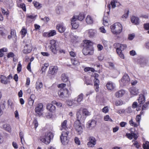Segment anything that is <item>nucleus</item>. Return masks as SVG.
<instances>
[{"instance_id": "nucleus-1", "label": "nucleus", "mask_w": 149, "mask_h": 149, "mask_svg": "<svg viewBox=\"0 0 149 149\" xmlns=\"http://www.w3.org/2000/svg\"><path fill=\"white\" fill-rule=\"evenodd\" d=\"M76 115L77 120L74 124V127L77 134L80 135L83 132V128L80 121L82 118L80 111L79 110L77 112Z\"/></svg>"}, {"instance_id": "nucleus-2", "label": "nucleus", "mask_w": 149, "mask_h": 149, "mask_svg": "<svg viewBox=\"0 0 149 149\" xmlns=\"http://www.w3.org/2000/svg\"><path fill=\"white\" fill-rule=\"evenodd\" d=\"M111 31L112 33L116 35L120 34L122 31V25L119 22H116L110 26Z\"/></svg>"}, {"instance_id": "nucleus-3", "label": "nucleus", "mask_w": 149, "mask_h": 149, "mask_svg": "<svg viewBox=\"0 0 149 149\" xmlns=\"http://www.w3.org/2000/svg\"><path fill=\"white\" fill-rule=\"evenodd\" d=\"M53 136L52 133L51 132H49L41 137L40 140L42 142L48 144L50 143L51 140L53 138Z\"/></svg>"}, {"instance_id": "nucleus-4", "label": "nucleus", "mask_w": 149, "mask_h": 149, "mask_svg": "<svg viewBox=\"0 0 149 149\" xmlns=\"http://www.w3.org/2000/svg\"><path fill=\"white\" fill-rule=\"evenodd\" d=\"M67 131H63L60 137V139L62 143L64 145L67 144L69 140L68 136L70 132H71L72 129H68Z\"/></svg>"}, {"instance_id": "nucleus-5", "label": "nucleus", "mask_w": 149, "mask_h": 149, "mask_svg": "<svg viewBox=\"0 0 149 149\" xmlns=\"http://www.w3.org/2000/svg\"><path fill=\"white\" fill-rule=\"evenodd\" d=\"M50 44L51 45H50V48L52 52L54 54H56L59 49L58 42L56 40H53L50 41Z\"/></svg>"}, {"instance_id": "nucleus-6", "label": "nucleus", "mask_w": 149, "mask_h": 149, "mask_svg": "<svg viewBox=\"0 0 149 149\" xmlns=\"http://www.w3.org/2000/svg\"><path fill=\"white\" fill-rule=\"evenodd\" d=\"M71 93L69 91L67 88H65V89H64L63 90H60L58 92V94L59 97L60 98H68L70 95Z\"/></svg>"}, {"instance_id": "nucleus-7", "label": "nucleus", "mask_w": 149, "mask_h": 149, "mask_svg": "<svg viewBox=\"0 0 149 149\" xmlns=\"http://www.w3.org/2000/svg\"><path fill=\"white\" fill-rule=\"evenodd\" d=\"M130 79L127 74H125L121 80L120 81V84L121 86L127 85L129 84Z\"/></svg>"}, {"instance_id": "nucleus-8", "label": "nucleus", "mask_w": 149, "mask_h": 149, "mask_svg": "<svg viewBox=\"0 0 149 149\" xmlns=\"http://www.w3.org/2000/svg\"><path fill=\"white\" fill-rule=\"evenodd\" d=\"M126 47L127 45H126L120 44L119 48H118L116 50L117 53L122 58L124 59L125 58L122 51L126 49Z\"/></svg>"}, {"instance_id": "nucleus-9", "label": "nucleus", "mask_w": 149, "mask_h": 149, "mask_svg": "<svg viewBox=\"0 0 149 149\" xmlns=\"http://www.w3.org/2000/svg\"><path fill=\"white\" fill-rule=\"evenodd\" d=\"M93 43L89 40H85L84 41V47L90 50L91 52H93Z\"/></svg>"}, {"instance_id": "nucleus-10", "label": "nucleus", "mask_w": 149, "mask_h": 149, "mask_svg": "<svg viewBox=\"0 0 149 149\" xmlns=\"http://www.w3.org/2000/svg\"><path fill=\"white\" fill-rule=\"evenodd\" d=\"M143 93L140 94L139 96V98L138 99L139 103L140 106L141 107V105L143 104L145 102V98L144 96V95H146L147 94V92L146 91H143Z\"/></svg>"}, {"instance_id": "nucleus-11", "label": "nucleus", "mask_w": 149, "mask_h": 149, "mask_svg": "<svg viewBox=\"0 0 149 149\" xmlns=\"http://www.w3.org/2000/svg\"><path fill=\"white\" fill-rule=\"evenodd\" d=\"M78 16H74L71 21V25L72 26V28L74 29H76L78 26L79 24L77 20Z\"/></svg>"}, {"instance_id": "nucleus-12", "label": "nucleus", "mask_w": 149, "mask_h": 149, "mask_svg": "<svg viewBox=\"0 0 149 149\" xmlns=\"http://www.w3.org/2000/svg\"><path fill=\"white\" fill-rule=\"evenodd\" d=\"M94 76L95 79V81H94V87L95 88V91L96 92H97L99 91V85L100 83L99 80L98 79V77L99 76V74L97 73H95L94 74Z\"/></svg>"}, {"instance_id": "nucleus-13", "label": "nucleus", "mask_w": 149, "mask_h": 149, "mask_svg": "<svg viewBox=\"0 0 149 149\" xmlns=\"http://www.w3.org/2000/svg\"><path fill=\"white\" fill-rule=\"evenodd\" d=\"M29 44H26V46L24 47V49L23 50V53L25 54H27L31 51L32 49L31 44V40H29Z\"/></svg>"}, {"instance_id": "nucleus-14", "label": "nucleus", "mask_w": 149, "mask_h": 149, "mask_svg": "<svg viewBox=\"0 0 149 149\" xmlns=\"http://www.w3.org/2000/svg\"><path fill=\"white\" fill-rule=\"evenodd\" d=\"M138 62L141 67H144L148 64V60L144 58H141L138 60Z\"/></svg>"}, {"instance_id": "nucleus-15", "label": "nucleus", "mask_w": 149, "mask_h": 149, "mask_svg": "<svg viewBox=\"0 0 149 149\" xmlns=\"http://www.w3.org/2000/svg\"><path fill=\"white\" fill-rule=\"evenodd\" d=\"M83 97L84 94L82 93H81L78 95L77 97L74 99L76 101L77 106L80 104V102L82 101Z\"/></svg>"}, {"instance_id": "nucleus-16", "label": "nucleus", "mask_w": 149, "mask_h": 149, "mask_svg": "<svg viewBox=\"0 0 149 149\" xmlns=\"http://www.w3.org/2000/svg\"><path fill=\"white\" fill-rule=\"evenodd\" d=\"M67 121L66 120H64L61 124V130H62L63 129L65 131H67L68 129H71L70 128L68 127L67 125Z\"/></svg>"}, {"instance_id": "nucleus-17", "label": "nucleus", "mask_w": 149, "mask_h": 149, "mask_svg": "<svg viewBox=\"0 0 149 149\" xmlns=\"http://www.w3.org/2000/svg\"><path fill=\"white\" fill-rule=\"evenodd\" d=\"M7 31L5 29L4 27L0 26V34L3 37H6L8 34Z\"/></svg>"}, {"instance_id": "nucleus-18", "label": "nucleus", "mask_w": 149, "mask_h": 149, "mask_svg": "<svg viewBox=\"0 0 149 149\" xmlns=\"http://www.w3.org/2000/svg\"><path fill=\"white\" fill-rule=\"evenodd\" d=\"M57 67L56 66L51 67L49 69L48 74L52 75L54 74L57 72Z\"/></svg>"}, {"instance_id": "nucleus-19", "label": "nucleus", "mask_w": 149, "mask_h": 149, "mask_svg": "<svg viewBox=\"0 0 149 149\" xmlns=\"http://www.w3.org/2000/svg\"><path fill=\"white\" fill-rule=\"evenodd\" d=\"M43 105L42 103L38 104V106L35 109V112L38 115H40L41 112L42 111Z\"/></svg>"}, {"instance_id": "nucleus-20", "label": "nucleus", "mask_w": 149, "mask_h": 149, "mask_svg": "<svg viewBox=\"0 0 149 149\" xmlns=\"http://www.w3.org/2000/svg\"><path fill=\"white\" fill-rule=\"evenodd\" d=\"M125 93V91L123 90H121L116 92L115 94V96L117 97H122Z\"/></svg>"}, {"instance_id": "nucleus-21", "label": "nucleus", "mask_w": 149, "mask_h": 149, "mask_svg": "<svg viewBox=\"0 0 149 149\" xmlns=\"http://www.w3.org/2000/svg\"><path fill=\"white\" fill-rule=\"evenodd\" d=\"M56 29L59 32L61 33L63 32L65 30V27L62 24H58L56 26Z\"/></svg>"}, {"instance_id": "nucleus-22", "label": "nucleus", "mask_w": 149, "mask_h": 149, "mask_svg": "<svg viewBox=\"0 0 149 149\" xmlns=\"http://www.w3.org/2000/svg\"><path fill=\"white\" fill-rule=\"evenodd\" d=\"M126 136L130 139H131L133 138L134 140H136L137 138V136L136 134L134 133H127L126 134Z\"/></svg>"}, {"instance_id": "nucleus-23", "label": "nucleus", "mask_w": 149, "mask_h": 149, "mask_svg": "<svg viewBox=\"0 0 149 149\" xmlns=\"http://www.w3.org/2000/svg\"><path fill=\"white\" fill-rule=\"evenodd\" d=\"M139 90L135 87H132L130 89V93L133 95H136L139 93Z\"/></svg>"}, {"instance_id": "nucleus-24", "label": "nucleus", "mask_w": 149, "mask_h": 149, "mask_svg": "<svg viewBox=\"0 0 149 149\" xmlns=\"http://www.w3.org/2000/svg\"><path fill=\"white\" fill-rule=\"evenodd\" d=\"M47 109L50 111L53 112L56 109L55 107L52 104H48L47 105Z\"/></svg>"}, {"instance_id": "nucleus-25", "label": "nucleus", "mask_w": 149, "mask_h": 149, "mask_svg": "<svg viewBox=\"0 0 149 149\" xmlns=\"http://www.w3.org/2000/svg\"><path fill=\"white\" fill-rule=\"evenodd\" d=\"M131 20L133 23L136 25H138L139 23V19L138 17L132 16L131 17Z\"/></svg>"}, {"instance_id": "nucleus-26", "label": "nucleus", "mask_w": 149, "mask_h": 149, "mask_svg": "<svg viewBox=\"0 0 149 149\" xmlns=\"http://www.w3.org/2000/svg\"><path fill=\"white\" fill-rule=\"evenodd\" d=\"M106 86L107 88L110 90H113L115 87V84L111 81L108 82L107 85Z\"/></svg>"}, {"instance_id": "nucleus-27", "label": "nucleus", "mask_w": 149, "mask_h": 149, "mask_svg": "<svg viewBox=\"0 0 149 149\" xmlns=\"http://www.w3.org/2000/svg\"><path fill=\"white\" fill-rule=\"evenodd\" d=\"M66 103L68 105L70 106H72V105H74L77 106L76 103V101L74 99H72L71 100H68L66 101Z\"/></svg>"}, {"instance_id": "nucleus-28", "label": "nucleus", "mask_w": 149, "mask_h": 149, "mask_svg": "<svg viewBox=\"0 0 149 149\" xmlns=\"http://www.w3.org/2000/svg\"><path fill=\"white\" fill-rule=\"evenodd\" d=\"M82 52L83 54L85 55L87 54L92 55L93 53V52H91L90 50H88L84 47L82 50Z\"/></svg>"}, {"instance_id": "nucleus-29", "label": "nucleus", "mask_w": 149, "mask_h": 149, "mask_svg": "<svg viewBox=\"0 0 149 149\" xmlns=\"http://www.w3.org/2000/svg\"><path fill=\"white\" fill-rule=\"evenodd\" d=\"M3 128L5 130L9 132H11V128L9 124H6L3 125Z\"/></svg>"}, {"instance_id": "nucleus-30", "label": "nucleus", "mask_w": 149, "mask_h": 149, "mask_svg": "<svg viewBox=\"0 0 149 149\" xmlns=\"http://www.w3.org/2000/svg\"><path fill=\"white\" fill-rule=\"evenodd\" d=\"M88 140L89 142L88 143L87 145L88 147H92L93 146V137H89Z\"/></svg>"}, {"instance_id": "nucleus-31", "label": "nucleus", "mask_w": 149, "mask_h": 149, "mask_svg": "<svg viewBox=\"0 0 149 149\" xmlns=\"http://www.w3.org/2000/svg\"><path fill=\"white\" fill-rule=\"evenodd\" d=\"M0 78L1 82L2 83L4 84H6L8 83L7 78L5 76L2 75H1Z\"/></svg>"}, {"instance_id": "nucleus-32", "label": "nucleus", "mask_w": 149, "mask_h": 149, "mask_svg": "<svg viewBox=\"0 0 149 149\" xmlns=\"http://www.w3.org/2000/svg\"><path fill=\"white\" fill-rule=\"evenodd\" d=\"M27 18L26 19V22L29 21V19H35L37 15H28L26 16Z\"/></svg>"}, {"instance_id": "nucleus-33", "label": "nucleus", "mask_w": 149, "mask_h": 149, "mask_svg": "<svg viewBox=\"0 0 149 149\" xmlns=\"http://www.w3.org/2000/svg\"><path fill=\"white\" fill-rule=\"evenodd\" d=\"M86 22L88 24H90L93 23V19L89 15H88L86 19Z\"/></svg>"}, {"instance_id": "nucleus-34", "label": "nucleus", "mask_w": 149, "mask_h": 149, "mask_svg": "<svg viewBox=\"0 0 149 149\" xmlns=\"http://www.w3.org/2000/svg\"><path fill=\"white\" fill-rule=\"evenodd\" d=\"M129 123L131 125L134 127H137L139 125L137 123H136L133 121L132 118L129 121Z\"/></svg>"}, {"instance_id": "nucleus-35", "label": "nucleus", "mask_w": 149, "mask_h": 149, "mask_svg": "<svg viewBox=\"0 0 149 149\" xmlns=\"http://www.w3.org/2000/svg\"><path fill=\"white\" fill-rule=\"evenodd\" d=\"M108 18L107 16H104L103 19V24L104 26H107L108 24Z\"/></svg>"}, {"instance_id": "nucleus-36", "label": "nucleus", "mask_w": 149, "mask_h": 149, "mask_svg": "<svg viewBox=\"0 0 149 149\" xmlns=\"http://www.w3.org/2000/svg\"><path fill=\"white\" fill-rule=\"evenodd\" d=\"M82 112L83 113V115L85 116H87L91 114L90 112H89L87 109H83Z\"/></svg>"}, {"instance_id": "nucleus-37", "label": "nucleus", "mask_w": 149, "mask_h": 149, "mask_svg": "<svg viewBox=\"0 0 149 149\" xmlns=\"http://www.w3.org/2000/svg\"><path fill=\"white\" fill-rule=\"evenodd\" d=\"M56 34V31L55 30H52L48 32L49 37L53 36Z\"/></svg>"}, {"instance_id": "nucleus-38", "label": "nucleus", "mask_w": 149, "mask_h": 149, "mask_svg": "<svg viewBox=\"0 0 149 149\" xmlns=\"http://www.w3.org/2000/svg\"><path fill=\"white\" fill-rule=\"evenodd\" d=\"M93 119L88 121L86 125V127L89 129L91 130L92 129L91 126L92 123L93 122Z\"/></svg>"}, {"instance_id": "nucleus-39", "label": "nucleus", "mask_w": 149, "mask_h": 149, "mask_svg": "<svg viewBox=\"0 0 149 149\" xmlns=\"http://www.w3.org/2000/svg\"><path fill=\"white\" fill-rule=\"evenodd\" d=\"M78 16V20L82 21L84 18L85 16V15L83 13H81L79 14V15Z\"/></svg>"}, {"instance_id": "nucleus-40", "label": "nucleus", "mask_w": 149, "mask_h": 149, "mask_svg": "<svg viewBox=\"0 0 149 149\" xmlns=\"http://www.w3.org/2000/svg\"><path fill=\"white\" fill-rule=\"evenodd\" d=\"M42 87V82L39 81L37 82L36 84V88L38 90Z\"/></svg>"}, {"instance_id": "nucleus-41", "label": "nucleus", "mask_w": 149, "mask_h": 149, "mask_svg": "<svg viewBox=\"0 0 149 149\" xmlns=\"http://www.w3.org/2000/svg\"><path fill=\"white\" fill-rule=\"evenodd\" d=\"M71 62L73 65H77L79 64V63L77 59L74 58H71Z\"/></svg>"}, {"instance_id": "nucleus-42", "label": "nucleus", "mask_w": 149, "mask_h": 149, "mask_svg": "<svg viewBox=\"0 0 149 149\" xmlns=\"http://www.w3.org/2000/svg\"><path fill=\"white\" fill-rule=\"evenodd\" d=\"M62 12V8L60 6H58L56 9V13L59 14Z\"/></svg>"}, {"instance_id": "nucleus-43", "label": "nucleus", "mask_w": 149, "mask_h": 149, "mask_svg": "<svg viewBox=\"0 0 149 149\" xmlns=\"http://www.w3.org/2000/svg\"><path fill=\"white\" fill-rule=\"evenodd\" d=\"M61 78L63 82H66L68 81V77L65 74H62Z\"/></svg>"}, {"instance_id": "nucleus-44", "label": "nucleus", "mask_w": 149, "mask_h": 149, "mask_svg": "<svg viewBox=\"0 0 149 149\" xmlns=\"http://www.w3.org/2000/svg\"><path fill=\"white\" fill-rule=\"evenodd\" d=\"M32 126H33V128L36 130L38 126V123L37 120L35 119L34 120L32 123Z\"/></svg>"}, {"instance_id": "nucleus-45", "label": "nucleus", "mask_w": 149, "mask_h": 149, "mask_svg": "<svg viewBox=\"0 0 149 149\" xmlns=\"http://www.w3.org/2000/svg\"><path fill=\"white\" fill-rule=\"evenodd\" d=\"M33 102L34 100H32L31 99L29 100L28 99V107L30 108L32 107L33 106Z\"/></svg>"}, {"instance_id": "nucleus-46", "label": "nucleus", "mask_w": 149, "mask_h": 149, "mask_svg": "<svg viewBox=\"0 0 149 149\" xmlns=\"http://www.w3.org/2000/svg\"><path fill=\"white\" fill-rule=\"evenodd\" d=\"M143 148L144 149H149V142L146 141L145 144H143Z\"/></svg>"}, {"instance_id": "nucleus-47", "label": "nucleus", "mask_w": 149, "mask_h": 149, "mask_svg": "<svg viewBox=\"0 0 149 149\" xmlns=\"http://www.w3.org/2000/svg\"><path fill=\"white\" fill-rule=\"evenodd\" d=\"M33 3L34 6L37 8L39 9L41 7V6H40V4L38 2L34 1Z\"/></svg>"}, {"instance_id": "nucleus-48", "label": "nucleus", "mask_w": 149, "mask_h": 149, "mask_svg": "<svg viewBox=\"0 0 149 149\" xmlns=\"http://www.w3.org/2000/svg\"><path fill=\"white\" fill-rule=\"evenodd\" d=\"M100 65H94L95 68H94V72L95 71L96 72H98L100 70Z\"/></svg>"}, {"instance_id": "nucleus-49", "label": "nucleus", "mask_w": 149, "mask_h": 149, "mask_svg": "<svg viewBox=\"0 0 149 149\" xmlns=\"http://www.w3.org/2000/svg\"><path fill=\"white\" fill-rule=\"evenodd\" d=\"M141 119V115H137L136 116V120L137 122L136 123L139 124V125L140 124V123Z\"/></svg>"}, {"instance_id": "nucleus-50", "label": "nucleus", "mask_w": 149, "mask_h": 149, "mask_svg": "<svg viewBox=\"0 0 149 149\" xmlns=\"http://www.w3.org/2000/svg\"><path fill=\"white\" fill-rule=\"evenodd\" d=\"M149 105V102H146L142 106V110L147 109H148V106Z\"/></svg>"}, {"instance_id": "nucleus-51", "label": "nucleus", "mask_w": 149, "mask_h": 149, "mask_svg": "<svg viewBox=\"0 0 149 149\" xmlns=\"http://www.w3.org/2000/svg\"><path fill=\"white\" fill-rule=\"evenodd\" d=\"M84 71L85 72L91 71V72H93V68H92L87 67L84 69Z\"/></svg>"}, {"instance_id": "nucleus-52", "label": "nucleus", "mask_w": 149, "mask_h": 149, "mask_svg": "<svg viewBox=\"0 0 149 149\" xmlns=\"http://www.w3.org/2000/svg\"><path fill=\"white\" fill-rule=\"evenodd\" d=\"M19 136L20 138L21 139V141L22 143V139L24 140V135L22 131H20L19 133Z\"/></svg>"}, {"instance_id": "nucleus-53", "label": "nucleus", "mask_w": 149, "mask_h": 149, "mask_svg": "<svg viewBox=\"0 0 149 149\" xmlns=\"http://www.w3.org/2000/svg\"><path fill=\"white\" fill-rule=\"evenodd\" d=\"M125 110V113H131L132 111V108L130 107H129L128 108L126 109Z\"/></svg>"}, {"instance_id": "nucleus-54", "label": "nucleus", "mask_w": 149, "mask_h": 149, "mask_svg": "<svg viewBox=\"0 0 149 149\" xmlns=\"http://www.w3.org/2000/svg\"><path fill=\"white\" fill-rule=\"evenodd\" d=\"M123 104V102L122 100H118L116 101L115 102V104L117 106H120Z\"/></svg>"}, {"instance_id": "nucleus-55", "label": "nucleus", "mask_w": 149, "mask_h": 149, "mask_svg": "<svg viewBox=\"0 0 149 149\" xmlns=\"http://www.w3.org/2000/svg\"><path fill=\"white\" fill-rule=\"evenodd\" d=\"M129 11L128 10L127 13L125 14L122 16V19L123 20H125V19H126L128 16Z\"/></svg>"}, {"instance_id": "nucleus-56", "label": "nucleus", "mask_w": 149, "mask_h": 149, "mask_svg": "<svg viewBox=\"0 0 149 149\" xmlns=\"http://www.w3.org/2000/svg\"><path fill=\"white\" fill-rule=\"evenodd\" d=\"M88 33L89 36L91 38H93V30L92 29L89 30Z\"/></svg>"}, {"instance_id": "nucleus-57", "label": "nucleus", "mask_w": 149, "mask_h": 149, "mask_svg": "<svg viewBox=\"0 0 149 149\" xmlns=\"http://www.w3.org/2000/svg\"><path fill=\"white\" fill-rule=\"evenodd\" d=\"M104 120L105 121H109L111 122L113 121L109 117L108 115H106L104 117Z\"/></svg>"}, {"instance_id": "nucleus-58", "label": "nucleus", "mask_w": 149, "mask_h": 149, "mask_svg": "<svg viewBox=\"0 0 149 149\" xmlns=\"http://www.w3.org/2000/svg\"><path fill=\"white\" fill-rule=\"evenodd\" d=\"M66 84L62 83L58 84V87L59 88H62V89L63 90L64 89H65L64 87L66 86Z\"/></svg>"}, {"instance_id": "nucleus-59", "label": "nucleus", "mask_w": 149, "mask_h": 149, "mask_svg": "<svg viewBox=\"0 0 149 149\" xmlns=\"http://www.w3.org/2000/svg\"><path fill=\"white\" fill-rule=\"evenodd\" d=\"M86 83L87 85H93V82L90 79H86Z\"/></svg>"}, {"instance_id": "nucleus-60", "label": "nucleus", "mask_w": 149, "mask_h": 149, "mask_svg": "<svg viewBox=\"0 0 149 149\" xmlns=\"http://www.w3.org/2000/svg\"><path fill=\"white\" fill-rule=\"evenodd\" d=\"M22 65L20 63H19L17 65V70L18 73H19L21 70Z\"/></svg>"}, {"instance_id": "nucleus-61", "label": "nucleus", "mask_w": 149, "mask_h": 149, "mask_svg": "<svg viewBox=\"0 0 149 149\" xmlns=\"http://www.w3.org/2000/svg\"><path fill=\"white\" fill-rule=\"evenodd\" d=\"M133 142H134L133 144L136 147L139 148L140 145L138 142L135 140H133Z\"/></svg>"}, {"instance_id": "nucleus-62", "label": "nucleus", "mask_w": 149, "mask_h": 149, "mask_svg": "<svg viewBox=\"0 0 149 149\" xmlns=\"http://www.w3.org/2000/svg\"><path fill=\"white\" fill-rule=\"evenodd\" d=\"M20 33L22 34L25 36L27 33L26 30L24 28H23L20 31Z\"/></svg>"}, {"instance_id": "nucleus-63", "label": "nucleus", "mask_w": 149, "mask_h": 149, "mask_svg": "<svg viewBox=\"0 0 149 149\" xmlns=\"http://www.w3.org/2000/svg\"><path fill=\"white\" fill-rule=\"evenodd\" d=\"M5 107V106L3 104H2L0 106V116H1L3 113V108Z\"/></svg>"}, {"instance_id": "nucleus-64", "label": "nucleus", "mask_w": 149, "mask_h": 149, "mask_svg": "<svg viewBox=\"0 0 149 149\" xmlns=\"http://www.w3.org/2000/svg\"><path fill=\"white\" fill-rule=\"evenodd\" d=\"M135 36V35L134 33H132L129 35L128 39L130 40H132L133 39Z\"/></svg>"}]
</instances>
